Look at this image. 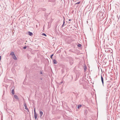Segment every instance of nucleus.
I'll list each match as a JSON object with an SVG mask.
<instances>
[{"instance_id":"f257e3e1","label":"nucleus","mask_w":120,"mask_h":120,"mask_svg":"<svg viewBox=\"0 0 120 120\" xmlns=\"http://www.w3.org/2000/svg\"><path fill=\"white\" fill-rule=\"evenodd\" d=\"M10 55L12 56L13 58L15 60H17V58L14 52H11L10 53Z\"/></svg>"},{"instance_id":"f03ea898","label":"nucleus","mask_w":120,"mask_h":120,"mask_svg":"<svg viewBox=\"0 0 120 120\" xmlns=\"http://www.w3.org/2000/svg\"><path fill=\"white\" fill-rule=\"evenodd\" d=\"M69 62L71 65H72L73 63V59L72 58H70L69 59Z\"/></svg>"},{"instance_id":"7ed1b4c3","label":"nucleus","mask_w":120,"mask_h":120,"mask_svg":"<svg viewBox=\"0 0 120 120\" xmlns=\"http://www.w3.org/2000/svg\"><path fill=\"white\" fill-rule=\"evenodd\" d=\"M24 107H25V109H26V110L28 112H29V109L28 108H27V105L25 103H24Z\"/></svg>"},{"instance_id":"20e7f679","label":"nucleus","mask_w":120,"mask_h":120,"mask_svg":"<svg viewBox=\"0 0 120 120\" xmlns=\"http://www.w3.org/2000/svg\"><path fill=\"white\" fill-rule=\"evenodd\" d=\"M28 34L30 36H31L32 35H33V33L32 32H31L30 31L28 32Z\"/></svg>"},{"instance_id":"39448f33","label":"nucleus","mask_w":120,"mask_h":120,"mask_svg":"<svg viewBox=\"0 0 120 120\" xmlns=\"http://www.w3.org/2000/svg\"><path fill=\"white\" fill-rule=\"evenodd\" d=\"M14 98L15 99L17 100L19 99V98L17 95H14Z\"/></svg>"},{"instance_id":"423d86ee","label":"nucleus","mask_w":120,"mask_h":120,"mask_svg":"<svg viewBox=\"0 0 120 120\" xmlns=\"http://www.w3.org/2000/svg\"><path fill=\"white\" fill-rule=\"evenodd\" d=\"M101 80L102 82L103 85L104 82H103V78L102 77L101 75Z\"/></svg>"},{"instance_id":"0eeeda50","label":"nucleus","mask_w":120,"mask_h":120,"mask_svg":"<svg viewBox=\"0 0 120 120\" xmlns=\"http://www.w3.org/2000/svg\"><path fill=\"white\" fill-rule=\"evenodd\" d=\"M53 63L54 64H56L57 63V61L55 60L54 59L53 60Z\"/></svg>"},{"instance_id":"6e6552de","label":"nucleus","mask_w":120,"mask_h":120,"mask_svg":"<svg viewBox=\"0 0 120 120\" xmlns=\"http://www.w3.org/2000/svg\"><path fill=\"white\" fill-rule=\"evenodd\" d=\"M43 114V112L42 111H41L40 112V117L42 116Z\"/></svg>"},{"instance_id":"1a4fd4ad","label":"nucleus","mask_w":120,"mask_h":120,"mask_svg":"<svg viewBox=\"0 0 120 120\" xmlns=\"http://www.w3.org/2000/svg\"><path fill=\"white\" fill-rule=\"evenodd\" d=\"M37 115L36 113L34 114V118L35 119H36L37 117Z\"/></svg>"},{"instance_id":"9d476101","label":"nucleus","mask_w":120,"mask_h":120,"mask_svg":"<svg viewBox=\"0 0 120 120\" xmlns=\"http://www.w3.org/2000/svg\"><path fill=\"white\" fill-rule=\"evenodd\" d=\"M49 2H54L55 1V0H49Z\"/></svg>"},{"instance_id":"9b49d317","label":"nucleus","mask_w":120,"mask_h":120,"mask_svg":"<svg viewBox=\"0 0 120 120\" xmlns=\"http://www.w3.org/2000/svg\"><path fill=\"white\" fill-rule=\"evenodd\" d=\"M81 106V105H79L78 106V108L79 109L80 108V107Z\"/></svg>"},{"instance_id":"f8f14e48","label":"nucleus","mask_w":120,"mask_h":120,"mask_svg":"<svg viewBox=\"0 0 120 120\" xmlns=\"http://www.w3.org/2000/svg\"><path fill=\"white\" fill-rule=\"evenodd\" d=\"M11 93L13 94H14V89H13L12 90Z\"/></svg>"},{"instance_id":"ddd939ff","label":"nucleus","mask_w":120,"mask_h":120,"mask_svg":"<svg viewBox=\"0 0 120 120\" xmlns=\"http://www.w3.org/2000/svg\"><path fill=\"white\" fill-rule=\"evenodd\" d=\"M87 69V67L86 66H84V69L85 71H86Z\"/></svg>"},{"instance_id":"4468645a","label":"nucleus","mask_w":120,"mask_h":120,"mask_svg":"<svg viewBox=\"0 0 120 120\" xmlns=\"http://www.w3.org/2000/svg\"><path fill=\"white\" fill-rule=\"evenodd\" d=\"M53 55L54 54H53L51 55L50 56V58H51L52 59V56H53Z\"/></svg>"},{"instance_id":"2eb2a0df","label":"nucleus","mask_w":120,"mask_h":120,"mask_svg":"<svg viewBox=\"0 0 120 120\" xmlns=\"http://www.w3.org/2000/svg\"><path fill=\"white\" fill-rule=\"evenodd\" d=\"M77 46L78 47H80L81 46V45L80 44H79Z\"/></svg>"},{"instance_id":"dca6fc26","label":"nucleus","mask_w":120,"mask_h":120,"mask_svg":"<svg viewBox=\"0 0 120 120\" xmlns=\"http://www.w3.org/2000/svg\"><path fill=\"white\" fill-rule=\"evenodd\" d=\"M42 35H43L45 36H46V34H45L44 33H43V34H42Z\"/></svg>"},{"instance_id":"f3484780","label":"nucleus","mask_w":120,"mask_h":120,"mask_svg":"<svg viewBox=\"0 0 120 120\" xmlns=\"http://www.w3.org/2000/svg\"><path fill=\"white\" fill-rule=\"evenodd\" d=\"M34 114H36V111H35V108H34Z\"/></svg>"},{"instance_id":"a211bd4d","label":"nucleus","mask_w":120,"mask_h":120,"mask_svg":"<svg viewBox=\"0 0 120 120\" xmlns=\"http://www.w3.org/2000/svg\"><path fill=\"white\" fill-rule=\"evenodd\" d=\"M87 112H88V111H87V110H86L85 111V113H86V114H87Z\"/></svg>"},{"instance_id":"6ab92c4d","label":"nucleus","mask_w":120,"mask_h":120,"mask_svg":"<svg viewBox=\"0 0 120 120\" xmlns=\"http://www.w3.org/2000/svg\"><path fill=\"white\" fill-rule=\"evenodd\" d=\"M40 74H42V71H40Z\"/></svg>"},{"instance_id":"aec40b11","label":"nucleus","mask_w":120,"mask_h":120,"mask_svg":"<svg viewBox=\"0 0 120 120\" xmlns=\"http://www.w3.org/2000/svg\"><path fill=\"white\" fill-rule=\"evenodd\" d=\"M26 46H25L23 48V49H26Z\"/></svg>"},{"instance_id":"412c9836","label":"nucleus","mask_w":120,"mask_h":120,"mask_svg":"<svg viewBox=\"0 0 120 120\" xmlns=\"http://www.w3.org/2000/svg\"><path fill=\"white\" fill-rule=\"evenodd\" d=\"M80 3V2H78L76 3L75 4H79Z\"/></svg>"},{"instance_id":"4be33fe9","label":"nucleus","mask_w":120,"mask_h":120,"mask_svg":"<svg viewBox=\"0 0 120 120\" xmlns=\"http://www.w3.org/2000/svg\"><path fill=\"white\" fill-rule=\"evenodd\" d=\"M64 23H65V22H64V21H63V25H64Z\"/></svg>"},{"instance_id":"5701e85b","label":"nucleus","mask_w":120,"mask_h":120,"mask_svg":"<svg viewBox=\"0 0 120 120\" xmlns=\"http://www.w3.org/2000/svg\"><path fill=\"white\" fill-rule=\"evenodd\" d=\"M6 77H5L4 79V81H6Z\"/></svg>"},{"instance_id":"b1692460","label":"nucleus","mask_w":120,"mask_h":120,"mask_svg":"<svg viewBox=\"0 0 120 120\" xmlns=\"http://www.w3.org/2000/svg\"><path fill=\"white\" fill-rule=\"evenodd\" d=\"M1 56H0V60L1 59Z\"/></svg>"},{"instance_id":"393cba45","label":"nucleus","mask_w":120,"mask_h":120,"mask_svg":"<svg viewBox=\"0 0 120 120\" xmlns=\"http://www.w3.org/2000/svg\"><path fill=\"white\" fill-rule=\"evenodd\" d=\"M64 25H63H63H62V27H63L64 26Z\"/></svg>"},{"instance_id":"a878e982","label":"nucleus","mask_w":120,"mask_h":120,"mask_svg":"<svg viewBox=\"0 0 120 120\" xmlns=\"http://www.w3.org/2000/svg\"><path fill=\"white\" fill-rule=\"evenodd\" d=\"M4 109H6V110H7V109H6V108H5V107H4Z\"/></svg>"},{"instance_id":"bb28decb","label":"nucleus","mask_w":120,"mask_h":120,"mask_svg":"<svg viewBox=\"0 0 120 120\" xmlns=\"http://www.w3.org/2000/svg\"><path fill=\"white\" fill-rule=\"evenodd\" d=\"M70 20H71V19H69V21H70Z\"/></svg>"},{"instance_id":"cd10ccee","label":"nucleus","mask_w":120,"mask_h":120,"mask_svg":"<svg viewBox=\"0 0 120 120\" xmlns=\"http://www.w3.org/2000/svg\"><path fill=\"white\" fill-rule=\"evenodd\" d=\"M62 83V82H61L60 83Z\"/></svg>"}]
</instances>
